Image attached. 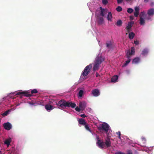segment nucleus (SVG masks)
<instances>
[{
    "mask_svg": "<svg viewBox=\"0 0 154 154\" xmlns=\"http://www.w3.org/2000/svg\"><path fill=\"white\" fill-rule=\"evenodd\" d=\"M122 8L120 6L117 7L116 8V11L118 12H121L122 11Z\"/></svg>",
    "mask_w": 154,
    "mask_h": 154,
    "instance_id": "31",
    "label": "nucleus"
},
{
    "mask_svg": "<svg viewBox=\"0 0 154 154\" xmlns=\"http://www.w3.org/2000/svg\"><path fill=\"white\" fill-rule=\"evenodd\" d=\"M146 14V12L144 11H143L140 12V15L139 17L140 18L141 17H144Z\"/></svg>",
    "mask_w": 154,
    "mask_h": 154,
    "instance_id": "27",
    "label": "nucleus"
},
{
    "mask_svg": "<svg viewBox=\"0 0 154 154\" xmlns=\"http://www.w3.org/2000/svg\"><path fill=\"white\" fill-rule=\"evenodd\" d=\"M68 101H66L63 100L60 101L57 103L58 106L63 108H65L67 107Z\"/></svg>",
    "mask_w": 154,
    "mask_h": 154,
    "instance_id": "5",
    "label": "nucleus"
},
{
    "mask_svg": "<svg viewBox=\"0 0 154 154\" xmlns=\"http://www.w3.org/2000/svg\"><path fill=\"white\" fill-rule=\"evenodd\" d=\"M132 26V24L131 22L128 23V26H126V29H131Z\"/></svg>",
    "mask_w": 154,
    "mask_h": 154,
    "instance_id": "32",
    "label": "nucleus"
},
{
    "mask_svg": "<svg viewBox=\"0 0 154 154\" xmlns=\"http://www.w3.org/2000/svg\"><path fill=\"white\" fill-rule=\"evenodd\" d=\"M116 133L118 136H119V135H121V132L120 131L116 132Z\"/></svg>",
    "mask_w": 154,
    "mask_h": 154,
    "instance_id": "45",
    "label": "nucleus"
},
{
    "mask_svg": "<svg viewBox=\"0 0 154 154\" xmlns=\"http://www.w3.org/2000/svg\"><path fill=\"white\" fill-rule=\"evenodd\" d=\"M14 98H13V99L15 98L16 97H13Z\"/></svg>",
    "mask_w": 154,
    "mask_h": 154,
    "instance_id": "53",
    "label": "nucleus"
},
{
    "mask_svg": "<svg viewBox=\"0 0 154 154\" xmlns=\"http://www.w3.org/2000/svg\"><path fill=\"white\" fill-rule=\"evenodd\" d=\"M83 92L84 91L83 90H80L78 94L79 96H82L83 95Z\"/></svg>",
    "mask_w": 154,
    "mask_h": 154,
    "instance_id": "33",
    "label": "nucleus"
},
{
    "mask_svg": "<svg viewBox=\"0 0 154 154\" xmlns=\"http://www.w3.org/2000/svg\"><path fill=\"white\" fill-rule=\"evenodd\" d=\"M97 21L99 25H101L104 22V19L103 17L97 16Z\"/></svg>",
    "mask_w": 154,
    "mask_h": 154,
    "instance_id": "12",
    "label": "nucleus"
},
{
    "mask_svg": "<svg viewBox=\"0 0 154 154\" xmlns=\"http://www.w3.org/2000/svg\"><path fill=\"white\" fill-rule=\"evenodd\" d=\"M126 35H127V34H128V33H126Z\"/></svg>",
    "mask_w": 154,
    "mask_h": 154,
    "instance_id": "55",
    "label": "nucleus"
},
{
    "mask_svg": "<svg viewBox=\"0 0 154 154\" xmlns=\"http://www.w3.org/2000/svg\"><path fill=\"white\" fill-rule=\"evenodd\" d=\"M78 122L79 124L83 125H84L86 123L85 120L82 118L79 119L78 120Z\"/></svg>",
    "mask_w": 154,
    "mask_h": 154,
    "instance_id": "17",
    "label": "nucleus"
},
{
    "mask_svg": "<svg viewBox=\"0 0 154 154\" xmlns=\"http://www.w3.org/2000/svg\"><path fill=\"white\" fill-rule=\"evenodd\" d=\"M128 60L126 61L124 63V66H127L131 61V59L130 58H128Z\"/></svg>",
    "mask_w": 154,
    "mask_h": 154,
    "instance_id": "30",
    "label": "nucleus"
},
{
    "mask_svg": "<svg viewBox=\"0 0 154 154\" xmlns=\"http://www.w3.org/2000/svg\"><path fill=\"white\" fill-rule=\"evenodd\" d=\"M140 24L141 25H143L145 24V20L144 18L143 17L140 18Z\"/></svg>",
    "mask_w": 154,
    "mask_h": 154,
    "instance_id": "22",
    "label": "nucleus"
},
{
    "mask_svg": "<svg viewBox=\"0 0 154 154\" xmlns=\"http://www.w3.org/2000/svg\"><path fill=\"white\" fill-rule=\"evenodd\" d=\"M122 24V22L121 21V20H119L116 23V24L118 26H121Z\"/></svg>",
    "mask_w": 154,
    "mask_h": 154,
    "instance_id": "28",
    "label": "nucleus"
},
{
    "mask_svg": "<svg viewBox=\"0 0 154 154\" xmlns=\"http://www.w3.org/2000/svg\"><path fill=\"white\" fill-rule=\"evenodd\" d=\"M0 154H2V152L1 151H0Z\"/></svg>",
    "mask_w": 154,
    "mask_h": 154,
    "instance_id": "52",
    "label": "nucleus"
},
{
    "mask_svg": "<svg viewBox=\"0 0 154 154\" xmlns=\"http://www.w3.org/2000/svg\"><path fill=\"white\" fill-rule=\"evenodd\" d=\"M149 1V0H144V2L145 3H146V2H148Z\"/></svg>",
    "mask_w": 154,
    "mask_h": 154,
    "instance_id": "49",
    "label": "nucleus"
},
{
    "mask_svg": "<svg viewBox=\"0 0 154 154\" xmlns=\"http://www.w3.org/2000/svg\"><path fill=\"white\" fill-rule=\"evenodd\" d=\"M92 67L91 64H90L85 67L80 77V79H84L85 77L88 75L90 72Z\"/></svg>",
    "mask_w": 154,
    "mask_h": 154,
    "instance_id": "3",
    "label": "nucleus"
},
{
    "mask_svg": "<svg viewBox=\"0 0 154 154\" xmlns=\"http://www.w3.org/2000/svg\"><path fill=\"white\" fill-rule=\"evenodd\" d=\"M85 127V129L87 131H89L90 132L92 133V131L90 129L89 127L88 126V124H87L86 123L84 125Z\"/></svg>",
    "mask_w": 154,
    "mask_h": 154,
    "instance_id": "26",
    "label": "nucleus"
},
{
    "mask_svg": "<svg viewBox=\"0 0 154 154\" xmlns=\"http://www.w3.org/2000/svg\"><path fill=\"white\" fill-rule=\"evenodd\" d=\"M130 19L131 20H133V17L132 16H131L130 17Z\"/></svg>",
    "mask_w": 154,
    "mask_h": 154,
    "instance_id": "47",
    "label": "nucleus"
},
{
    "mask_svg": "<svg viewBox=\"0 0 154 154\" xmlns=\"http://www.w3.org/2000/svg\"><path fill=\"white\" fill-rule=\"evenodd\" d=\"M140 60V58L138 57L134 58L132 61V63L134 64H137L138 63Z\"/></svg>",
    "mask_w": 154,
    "mask_h": 154,
    "instance_id": "21",
    "label": "nucleus"
},
{
    "mask_svg": "<svg viewBox=\"0 0 154 154\" xmlns=\"http://www.w3.org/2000/svg\"><path fill=\"white\" fill-rule=\"evenodd\" d=\"M142 139L143 140V141H146V139L144 138V137H143L142 138Z\"/></svg>",
    "mask_w": 154,
    "mask_h": 154,
    "instance_id": "50",
    "label": "nucleus"
},
{
    "mask_svg": "<svg viewBox=\"0 0 154 154\" xmlns=\"http://www.w3.org/2000/svg\"><path fill=\"white\" fill-rule=\"evenodd\" d=\"M3 126L4 128L7 130H10L12 128L11 125L9 122L4 123Z\"/></svg>",
    "mask_w": 154,
    "mask_h": 154,
    "instance_id": "9",
    "label": "nucleus"
},
{
    "mask_svg": "<svg viewBox=\"0 0 154 154\" xmlns=\"http://www.w3.org/2000/svg\"><path fill=\"white\" fill-rule=\"evenodd\" d=\"M76 106V105L74 103H72V102H68L67 107H71L72 108H74Z\"/></svg>",
    "mask_w": 154,
    "mask_h": 154,
    "instance_id": "15",
    "label": "nucleus"
},
{
    "mask_svg": "<svg viewBox=\"0 0 154 154\" xmlns=\"http://www.w3.org/2000/svg\"><path fill=\"white\" fill-rule=\"evenodd\" d=\"M45 108L46 110L48 111L53 109V106L49 104H46L45 106Z\"/></svg>",
    "mask_w": 154,
    "mask_h": 154,
    "instance_id": "16",
    "label": "nucleus"
},
{
    "mask_svg": "<svg viewBox=\"0 0 154 154\" xmlns=\"http://www.w3.org/2000/svg\"><path fill=\"white\" fill-rule=\"evenodd\" d=\"M100 15L102 17L104 16L105 14H106L107 13V9L103 8L101 7H100Z\"/></svg>",
    "mask_w": 154,
    "mask_h": 154,
    "instance_id": "10",
    "label": "nucleus"
},
{
    "mask_svg": "<svg viewBox=\"0 0 154 154\" xmlns=\"http://www.w3.org/2000/svg\"><path fill=\"white\" fill-rule=\"evenodd\" d=\"M102 1L103 4L104 5H106L108 3V2L107 0H102Z\"/></svg>",
    "mask_w": 154,
    "mask_h": 154,
    "instance_id": "35",
    "label": "nucleus"
},
{
    "mask_svg": "<svg viewBox=\"0 0 154 154\" xmlns=\"http://www.w3.org/2000/svg\"><path fill=\"white\" fill-rule=\"evenodd\" d=\"M9 111H7L3 113L2 114V115L4 116H7L8 113Z\"/></svg>",
    "mask_w": 154,
    "mask_h": 154,
    "instance_id": "36",
    "label": "nucleus"
},
{
    "mask_svg": "<svg viewBox=\"0 0 154 154\" xmlns=\"http://www.w3.org/2000/svg\"><path fill=\"white\" fill-rule=\"evenodd\" d=\"M80 116L82 118H85L86 117V116L85 114H81Z\"/></svg>",
    "mask_w": 154,
    "mask_h": 154,
    "instance_id": "43",
    "label": "nucleus"
},
{
    "mask_svg": "<svg viewBox=\"0 0 154 154\" xmlns=\"http://www.w3.org/2000/svg\"><path fill=\"white\" fill-rule=\"evenodd\" d=\"M118 79V76L117 75L114 76L111 79V82H116Z\"/></svg>",
    "mask_w": 154,
    "mask_h": 154,
    "instance_id": "19",
    "label": "nucleus"
},
{
    "mask_svg": "<svg viewBox=\"0 0 154 154\" xmlns=\"http://www.w3.org/2000/svg\"><path fill=\"white\" fill-rule=\"evenodd\" d=\"M31 92V94H37V95H40V93L38 92V90L36 89H34L32 90L31 91L29 90L25 91H23L22 90L19 91L17 93L15 92L13 93H11L9 94L8 95H21L24 96H32V95L30 94Z\"/></svg>",
    "mask_w": 154,
    "mask_h": 154,
    "instance_id": "1",
    "label": "nucleus"
},
{
    "mask_svg": "<svg viewBox=\"0 0 154 154\" xmlns=\"http://www.w3.org/2000/svg\"><path fill=\"white\" fill-rule=\"evenodd\" d=\"M147 14L149 16H153L154 15V8H152L148 10Z\"/></svg>",
    "mask_w": 154,
    "mask_h": 154,
    "instance_id": "13",
    "label": "nucleus"
},
{
    "mask_svg": "<svg viewBox=\"0 0 154 154\" xmlns=\"http://www.w3.org/2000/svg\"><path fill=\"white\" fill-rule=\"evenodd\" d=\"M135 34L133 32H131L129 33L128 37L130 39H132L134 38Z\"/></svg>",
    "mask_w": 154,
    "mask_h": 154,
    "instance_id": "24",
    "label": "nucleus"
},
{
    "mask_svg": "<svg viewBox=\"0 0 154 154\" xmlns=\"http://www.w3.org/2000/svg\"><path fill=\"white\" fill-rule=\"evenodd\" d=\"M99 76H100L99 74L97 72H96V77H97Z\"/></svg>",
    "mask_w": 154,
    "mask_h": 154,
    "instance_id": "46",
    "label": "nucleus"
},
{
    "mask_svg": "<svg viewBox=\"0 0 154 154\" xmlns=\"http://www.w3.org/2000/svg\"><path fill=\"white\" fill-rule=\"evenodd\" d=\"M85 103L84 102H80L79 103V107L82 109L83 107H85Z\"/></svg>",
    "mask_w": 154,
    "mask_h": 154,
    "instance_id": "25",
    "label": "nucleus"
},
{
    "mask_svg": "<svg viewBox=\"0 0 154 154\" xmlns=\"http://www.w3.org/2000/svg\"><path fill=\"white\" fill-rule=\"evenodd\" d=\"M92 93L94 96H98L100 95V92L98 89H96L92 91Z\"/></svg>",
    "mask_w": 154,
    "mask_h": 154,
    "instance_id": "14",
    "label": "nucleus"
},
{
    "mask_svg": "<svg viewBox=\"0 0 154 154\" xmlns=\"http://www.w3.org/2000/svg\"><path fill=\"white\" fill-rule=\"evenodd\" d=\"M106 47L109 49H110L111 48L112 44L110 42L106 43Z\"/></svg>",
    "mask_w": 154,
    "mask_h": 154,
    "instance_id": "34",
    "label": "nucleus"
},
{
    "mask_svg": "<svg viewBox=\"0 0 154 154\" xmlns=\"http://www.w3.org/2000/svg\"><path fill=\"white\" fill-rule=\"evenodd\" d=\"M134 11V10L132 8H128L127 9V12L129 14H131Z\"/></svg>",
    "mask_w": 154,
    "mask_h": 154,
    "instance_id": "29",
    "label": "nucleus"
},
{
    "mask_svg": "<svg viewBox=\"0 0 154 154\" xmlns=\"http://www.w3.org/2000/svg\"><path fill=\"white\" fill-rule=\"evenodd\" d=\"M115 154H125V153L124 152H116Z\"/></svg>",
    "mask_w": 154,
    "mask_h": 154,
    "instance_id": "44",
    "label": "nucleus"
},
{
    "mask_svg": "<svg viewBox=\"0 0 154 154\" xmlns=\"http://www.w3.org/2000/svg\"><path fill=\"white\" fill-rule=\"evenodd\" d=\"M112 18V14L111 12H109L107 17V19L108 20L111 21Z\"/></svg>",
    "mask_w": 154,
    "mask_h": 154,
    "instance_id": "23",
    "label": "nucleus"
},
{
    "mask_svg": "<svg viewBox=\"0 0 154 154\" xmlns=\"http://www.w3.org/2000/svg\"><path fill=\"white\" fill-rule=\"evenodd\" d=\"M80 97V99H81V97Z\"/></svg>",
    "mask_w": 154,
    "mask_h": 154,
    "instance_id": "54",
    "label": "nucleus"
},
{
    "mask_svg": "<svg viewBox=\"0 0 154 154\" xmlns=\"http://www.w3.org/2000/svg\"><path fill=\"white\" fill-rule=\"evenodd\" d=\"M82 109L79 107H76L75 108V110L77 112H79Z\"/></svg>",
    "mask_w": 154,
    "mask_h": 154,
    "instance_id": "37",
    "label": "nucleus"
},
{
    "mask_svg": "<svg viewBox=\"0 0 154 154\" xmlns=\"http://www.w3.org/2000/svg\"><path fill=\"white\" fill-rule=\"evenodd\" d=\"M151 16H148L146 18V19L147 20H151V18L150 17Z\"/></svg>",
    "mask_w": 154,
    "mask_h": 154,
    "instance_id": "42",
    "label": "nucleus"
},
{
    "mask_svg": "<svg viewBox=\"0 0 154 154\" xmlns=\"http://www.w3.org/2000/svg\"><path fill=\"white\" fill-rule=\"evenodd\" d=\"M104 143L105 145H106V146L107 148L110 147L111 146V142L110 138L108 137H107L106 138Z\"/></svg>",
    "mask_w": 154,
    "mask_h": 154,
    "instance_id": "8",
    "label": "nucleus"
},
{
    "mask_svg": "<svg viewBox=\"0 0 154 154\" xmlns=\"http://www.w3.org/2000/svg\"><path fill=\"white\" fill-rule=\"evenodd\" d=\"M95 135L96 137V139L97 140V142H98L99 140H101L99 138V137L97 135V134H96Z\"/></svg>",
    "mask_w": 154,
    "mask_h": 154,
    "instance_id": "39",
    "label": "nucleus"
},
{
    "mask_svg": "<svg viewBox=\"0 0 154 154\" xmlns=\"http://www.w3.org/2000/svg\"><path fill=\"white\" fill-rule=\"evenodd\" d=\"M148 52H149L148 49L147 48H146L144 49L142 51L141 54L144 56H145V55H147V54L148 53Z\"/></svg>",
    "mask_w": 154,
    "mask_h": 154,
    "instance_id": "18",
    "label": "nucleus"
},
{
    "mask_svg": "<svg viewBox=\"0 0 154 154\" xmlns=\"http://www.w3.org/2000/svg\"><path fill=\"white\" fill-rule=\"evenodd\" d=\"M135 12H134V15L136 17H138L140 12V8L139 7L136 6L135 7Z\"/></svg>",
    "mask_w": 154,
    "mask_h": 154,
    "instance_id": "11",
    "label": "nucleus"
},
{
    "mask_svg": "<svg viewBox=\"0 0 154 154\" xmlns=\"http://www.w3.org/2000/svg\"><path fill=\"white\" fill-rule=\"evenodd\" d=\"M135 49L134 47H132L131 48V52L130 50H128L127 51L126 55L128 58H130V56L134 55L135 53Z\"/></svg>",
    "mask_w": 154,
    "mask_h": 154,
    "instance_id": "6",
    "label": "nucleus"
},
{
    "mask_svg": "<svg viewBox=\"0 0 154 154\" xmlns=\"http://www.w3.org/2000/svg\"><path fill=\"white\" fill-rule=\"evenodd\" d=\"M134 43L136 45H137L139 44V42L138 41L136 40L134 41Z\"/></svg>",
    "mask_w": 154,
    "mask_h": 154,
    "instance_id": "40",
    "label": "nucleus"
},
{
    "mask_svg": "<svg viewBox=\"0 0 154 154\" xmlns=\"http://www.w3.org/2000/svg\"><path fill=\"white\" fill-rule=\"evenodd\" d=\"M104 59L100 54H98L96 57L94 62V66L93 67L94 71L99 69L100 65L104 61Z\"/></svg>",
    "mask_w": 154,
    "mask_h": 154,
    "instance_id": "2",
    "label": "nucleus"
},
{
    "mask_svg": "<svg viewBox=\"0 0 154 154\" xmlns=\"http://www.w3.org/2000/svg\"><path fill=\"white\" fill-rule=\"evenodd\" d=\"M109 128V125L105 122H104L101 125V126L98 127V129L101 132L102 131H104L108 135L109 134L108 131Z\"/></svg>",
    "mask_w": 154,
    "mask_h": 154,
    "instance_id": "4",
    "label": "nucleus"
},
{
    "mask_svg": "<svg viewBox=\"0 0 154 154\" xmlns=\"http://www.w3.org/2000/svg\"><path fill=\"white\" fill-rule=\"evenodd\" d=\"M130 29H127V32L128 33H129L130 32Z\"/></svg>",
    "mask_w": 154,
    "mask_h": 154,
    "instance_id": "48",
    "label": "nucleus"
},
{
    "mask_svg": "<svg viewBox=\"0 0 154 154\" xmlns=\"http://www.w3.org/2000/svg\"><path fill=\"white\" fill-rule=\"evenodd\" d=\"M97 144L99 148L101 149L104 148L105 147V143L103 140H99L98 142H97Z\"/></svg>",
    "mask_w": 154,
    "mask_h": 154,
    "instance_id": "7",
    "label": "nucleus"
},
{
    "mask_svg": "<svg viewBox=\"0 0 154 154\" xmlns=\"http://www.w3.org/2000/svg\"><path fill=\"white\" fill-rule=\"evenodd\" d=\"M11 141V138L5 140L4 142V143L5 144H6L7 146H8L10 144Z\"/></svg>",
    "mask_w": 154,
    "mask_h": 154,
    "instance_id": "20",
    "label": "nucleus"
},
{
    "mask_svg": "<svg viewBox=\"0 0 154 154\" xmlns=\"http://www.w3.org/2000/svg\"><path fill=\"white\" fill-rule=\"evenodd\" d=\"M118 138H119V139H121V135H119V136H118Z\"/></svg>",
    "mask_w": 154,
    "mask_h": 154,
    "instance_id": "51",
    "label": "nucleus"
},
{
    "mask_svg": "<svg viewBox=\"0 0 154 154\" xmlns=\"http://www.w3.org/2000/svg\"><path fill=\"white\" fill-rule=\"evenodd\" d=\"M127 154H133L131 150H128L127 151Z\"/></svg>",
    "mask_w": 154,
    "mask_h": 154,
    "instance_id": "38",
    "label": "nucleus"
},
{
    "mask_svg": "<svg viewBox=\"0 0 154 154\" xmlns=\"http://www.w3.org/2000/svg\"><path fill=\"white\" fill-rule=\"evenodd\" d=\"M118 4H121L123 0H117Z\"/></svg>",
    "mask_w": 154,
    "mask_h": 154,
    "instance_id": "41",
    "label": "nucleus"
}]
</instances>
